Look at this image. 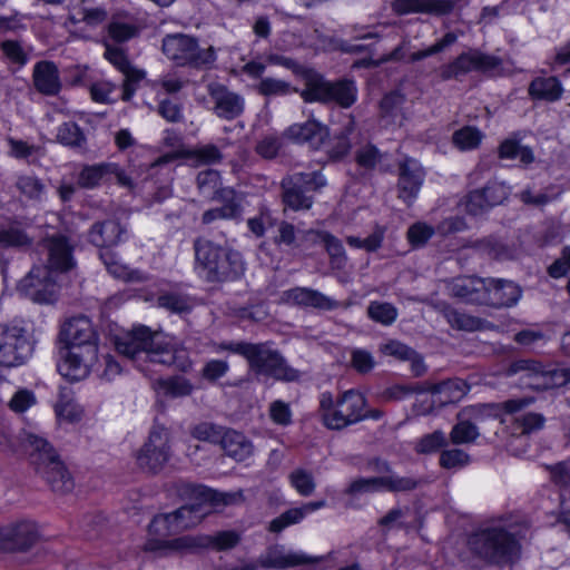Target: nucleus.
Segmentation results:
<instances>
[{
  "label": "nucleus",
  "mask_w": 570,
  "mask_h": 570,
  "mask_svg": "<svg viewBox=\"0 0 570 570\" xmlns=\"http://www.w3.org/2000/svg\"><path fill=\"white\" fill-rule=\"evenodd\" d=\"M470 550L483 561L505 567L520 559L521 544L502 519L480 527L469 539Z\"/></svg>",
  "instance_id": "f257e3e1"
},
{
  "label": "nucleus",
  "mask_w": 570,
  "mask_h": 570,
  "mask_svg": "<svg viewBox=\"0 0 570 570\" xmlns=\"http://www.w3.org/2000/svg\"><path fill=\"white\" fill-rule=\"evenodd\" d=\"M195 269L209 283L234 281L245 271L242 254L230 247L220 246L206 238L194 242Z\"/></svg>",
  "instance_id": "f03ea898"
},
{
  "label": "nucleus",
  "mask_w": 570,
  "mask_h": 570,
  "mask_svg": "<svg viewBox=\"0 0 570 570\" xmlns=\"http://www.w3.org/2000/svg\"><path fill=\"white\" fill-rule=\"evenodd\" d=\"M183 494L195 499V502L183 505L170 513L178 532L197 525L213 509L233 504L242 497L239 493L217 492L195 484H186Z\"/></svg>",
  "instance_id": "7ed1b4c3"
},
{
  "label": "nucleus",
  "mask_w": 570,
  "mask_h": 570,
  "mask_svg": "<svg viewBox=\"0 0 570 570\" xmlns=\"http://www.w3.org/2000/svg\"><path fill=\"white\" fill-rule=\"evenodd\" d=\"M217 351H230L244 356L248 362L250 371L257 375L271 376L283 381H295L298 377V372L287 366L282 355L264 343H222L218 345Z\"/></svg>",
  "instance_id": "20e7f679"
},
{
  "label": "nucleus",
  "mask_w": 570,
  "mask_h": 570,
  "mask_svg": "<svg viewBox=\"0 0 570 570\" xmlns=\"http://www.w3.org/2000/svg\"><path fill=\"white\" fill-rule=\"evenodd\" d=\"M366 400L355 390L342 393L336 400L330 392L320 396V414L324 425L341 430L365 419Z\"/></svg>",
  "instance_id": "39448f33"
},
{
  "label": "nucleus",
  "mask_w": 570,
  "mask_h": 570,
  "mask_svg": "<svg viewBox=\"0 0 570 570\" xmlns=\"http://www.w3.org/2000/svg\"><path fill=\"white\" fill-rule=\"evenodd\" d=\"M31 464L56 492L66 493L72 490L73 481L63 463L47 440L29 434L26 439Z\"/></svg>",
  "instance_id": "423d86ee"
},
{
  "label": "nucleus",
  "mask_w": 570,
  "mask_h": 570,
  "mask_svg": "<svg viewBox=\"0 0 570 570\" xmlns=\"http://www.w3.org/2000/svg\"><path fill=\"white\" fill-rule=\"evenodd\" d=\"M161 48L164 55L179 67L206 70L212 68L217 59L213 46H202L196 37L189 35H167L163 39Z\"/></svg>",
  "instance_id": "0eeeda50"
},
{
  "label": "nucleus",
  "mask_w": 570,
  "mask_h": 570,
  "mask_svg": "<svg viewBox=\"0 0 570 570\" xmlns=\"http://www.w3.org/2000/svg\"><path fill=\"white\" fill-rule=\"evenodd\" d=\"M357 89L354 81H327L321 77L308 79L306 88L301 92L306 102L335 104L348 108L356 101Z\"/></svg>",
  "instance_id": "6e6552de"
},
{
  "label": "nucleus",
  "mask_w": 570,
  "mask_h": 570,
  "mask_svg": "<svg viewBox=\"0 0 570 570\" xmlns=\"http://www.w3.org/2000/svg\"><path fill=\"white\" fill-rule=\"evenodd\" d=\"M325 184V178L318 171L295 173L282 180L283 202L293 210L309 209L313 205L309 193Z\"/></svg>",
  "instance_id": "1a4fd4ad"
},
{
  "label": "nucleus",
  "mask_w": 570,
  "mask_h": 570,
  "mask_svg": "<svg viewBox=\"0 0 570 570\" xmlns=\"http://www.w3.org/2000/svg\"><path fill=\"white\" fill-rule=\"evenodd\" d=\"M170 513L156 515L149 524V538L145 550L167 554L173 551H183L195 547V538L181 537L169 540L168 537L178 533Z\"/></svg>",
  "instance_id": "9d476101"
},
{
  "label": "nucleus",
  "mask_w": 570,
  "mask_h": 570,
  "mask_svg": "<svg viewBox=\"0 0 570 570\" xmlns=\"http://www.w3.org/2000/svg\"><path fill=\"white\" fill-rule=\"evenodd\" d=\"M533 402L532 397L511 399L502 403H484L469 405L460 410L461 419L474 422L480 429L491 423L507 424L504 414H515L521 409L528 407Z\"/></svg>",
  "instance_id": "9b49d317"
},
{
  "label": "nucleus",
  "mask_w": 570,
  "mask_h": 570,
  "mask_svg": "<svg viewBox=\"0 0 570 570\" xmlns=\"http://www.w3.org/2000/svg\"><path fill=\"white\" fill-rule=\"evenodd\" d=\"M17 288L21 295L38 304H53L60 291L56 274L46 266H33Z\"/></svg>",
  "instance_id": "f8f14e48"
},
{
  "label": "nucleus",
  "mask_w": 570,
  "mask_h": 570,
  "mask_svg": "<svg viewBox=\"0 0 570 570\" xmlns=\"http://www.w3.org/2000/svg\"><path fill=\"white\" fill-rule=\"evenodd\" d=\"M32 343L23 322L8 325L0 337V364L12 367L23 364L32 353Z\"/></svg>",
  "instance_id": "ddd939ff"
},
{
  "label": "nucleus",
  "mask_w": 570,
  "mask_h": 570,
  "mask_svg": "<svg viewBox=\"0 0 570 570\" xmlns=\"http://www.w3.org/2000/svg\"><path fill=\"white\" fill-rule=\"evenodd\" d=\"M169 439V431L165 426L153 425L148 440L136 456L139 468L153 473L163 470L171 455Z\"/></svg>",
  "instance_id": "4468645a"
},
{
  "label": "nucleus",
  "mask_w": 570,
  "mask_h": 570,
  "mask_svg": "<svg viewBox=\"0 0 570 570\" xmlns=\"http://www.w3.org/2000/svg\"><path fill=\"white\" fill-rule=\"evenodd\" d=\"M501 59L483 53L479 50H469L458 56L453 61L440 67L439 76L442 80L461 79L472 71L491 72L501 66Z\"/></svg>",
  "instance_id": "2eb2a0df"
},
{
  "label": "nucleus",
  "mask_w": 570,
  "mask_h": 570,
  "mask_svg": "<svg viewBox=\"0 0 570 570\" xmlns=\"http://www.w3.org/2000/svg\"><path fill=\"white\" fill-rule=\"evenodd\" d=\"M146 361L173 366L181 372H186L191 367L188 351L173 338L158 333L154 334L153 343H150L149 350H147Z\"/></svg>",
  "instance_id": "dca6fc26"
},
{
  "label": "nucleus",
  "mask_w": 570,
  "mask_h": 570,
  "mask_svg": "<svg viewBox=\"0 0 570 570\" xmlns=\"http://www.w3.org/2000/svg\"><path fill=\"white\" fill-rule=\"evenodd\" d=\"M59 341L63 347H80L98 350L99 335L86 315L67 318L60 326Z\"/></svg>",
  "instance_id": "f3484780"
},
{
  "label": "nucleus",
  "mask_w": 570,
  "mask_h": 570,
  "mask_svg": "<svg viewBox=\"0 0 570 570\" xmlns=\"http://www.w3.org/2000/svg\"><path fill=\"white\" fill-rule=\"evenodd\" d=\"M61 361L57 364L58 372L65 379L76 382L86 379L98 361V350L63 347Z\"/></svg>",
  "instance_id": "a211bd4d"
},
{
  "label": "nucleus",
  "mask_w": 570,
  "mask_h": 570,
  "mask_svg": "<svg viewBox=\"0 0 570 570\" xmlns=\"http://www.w3.org/2000/svg\"><path fill=\"white\" fill-rule=\"evenodd\" d=\"M6 552L27 551L39 539L37 524L31 520H19L0 527Z\"/></svg>",
  "instance_id": "6ab92c4d"
},
{
  "label": "nucleus",
  "mask_w": 570,
  "mask_h": 570,
  "mask_svg": "<svg viewBox=\"0 0 570 570\" xmlns=\"http://www.w3.org/2000/svg\"><path fill=\"white\" fill-rule=\"evenodd\" d=\"M210 110L220 119L234 120L245 109V99L237 92L229 90L226 86L213 82L207 87Z\"/></svg>",
  "instance_id": "aec40b11"
},
{
  "label": "nucleus",
  "mask_w": 570,
  "mask_h": 570,
  "mask_svg": "<svg viewBox=\"0 0 570 570\" xmlns=\"http://www.w3.org/2000/svg\"><path fill=\"white\" fill-rule=\"evenodd\" d=\"M154 334L146 326L134 327L131 331L115 337L116 350L129 360H146L147 350H149L150 343H153Z\"/></svg>",
  "instance_id": "412c9836"
},
{
  "label": "nucleus",
  "mask_w": 570,
  "mask_h": 570,
  "mask_svg": "<svg viewBox=\"0 0 570 570\" xmlns=\"http://www.w3.org/2000/svg\"><path fill=\"white\" fill-rule=\"evenodd\" d=\"M41 246L47 252L48 265L45 266L53 274L68 272L76 265L72 246L67 237L52 235L45 238Z\"/></svg>",
  "instance_id": "4be33fe9"
},
{
  "label": "nucleus",
  "mask_w": 570,
  "mask_h": 570,
  "mask_svg": "<svg viewBox=\"0 0 570 570\" xmlns=\"http://www.w3.org/2000/svg\"><path fill=\"white\" fill-rule=\"evenodd\" d=\"M425 173L415 159L407 158L399 166V197L411 204L416 197L424 181Z\"/></svg>",
  "instance_id": "5701e85b"
},
{
  "label": "nucleus",
  "mask_w": 570,
  "mask_h": 570,
  "mask_svg": "<svg viewBox=\"0 0 570 570\" xmlns=\"http://www.w3.org/2000/svg\"><path fill=\"white\" fill-rule=\"evenodd\" d=\"M282 301L286 304L332 311L338 307V303L325 294L309 287H293L284 291Z\"/></svg>",
  "instance_id": "b1692460"
},
{
  "label": "nucleus",
  "mask_w": 570,
  "mask_h": 570,
  "mask_svg": "<svg viewBox=\"0 0 570 570\" xmlns=\"http://www.w3.org/2000/svg\"><path fill=\"white\" fill-rule=\"evenodd\" d=\"M455 0H394L392 8L397 14L422 13L434 17L450 14Z\"/></svg>",
  "instance_id": "393cba45"
},
{
  "label": "nucleus",
  "mask_w": 570,
  "mask_h": 570,
  "mask_svg": "<svg viewBox=\"0 0 570 570\" xmlns=\"http://www.w3.org/2000/svg\"><path fill=\"white\" fill-rule=\"evenodd\" d=\"M320 558H313L302 551L285 550L282 546L272 547L261 558V564L268 569H284L307 563H316Z\"/></svg>",
  "instance_id": "a878e982"
},
{
  "label": "nucleus",
  "mask_w": 570,
  "mask_h": 570,
  "mask_svg": "<svg viewBox=\"0 0 570 570\" xmlns=\"http://www.w3.org/2000/svg\"><path fill=\"white\" fill-rule=\"evenodd\" d=\"M484 304L495 307L512 306L521 297L520 287L503 279L487 278Z\"/></svg>",
  "instance_id": "bb28decb"
},
{
  "label": "nucleus",
  "mask_w": 570,
  "mask_h": 570,
  "mask_svg": "<svg viewBox=\"0 0 570 570\" xmlns=\"http://www.w3.org/2000/svg\"><path fill=\"white\" fill-rule=\"evenodd\" d=\"M487 278L461 276L449 284L452 296L469 303L484 304Z\"/></svg>",
  "instance_id": "cd10ccee"
},
{
  "label": "nucleus",
  "mask_w": 570,
  "mask_h": 570,
  "mask_svg": "<svg viewBox=\"0 0 570 570\" xmlns=\"http://www.w3.org/2000/svg\"><path fill=\"white\" fill-rule=\"evenodd\" d=\"M286 134L296 142H307L312 148L318 149L325 144L328 129L316 120H308L304 124L292 125Z\"/></svg>",
  "instance_id": "c85d7f7f"
},
{
  "label": "nucleus",
  "mask_w": 570,
  "mask_h": 570,
  "mask_svg": "<svg viewBox=\"0 0 570 570\" xmlns=\"http://www.w3.org/2000/svg\"><path fill=\"white\" fill-rule=\"evenodd\" d=\"M35 88L47 96H55L61 89L59 71L51 61H40L33 67L32 73Z\"/></svg>",
  "instance_id": "c756f323"
},
{
  "label": "nucleus",
  "mask_w": 570,
  "mask_h": 570,
  "mask_svg": "<svg viewBox=\"0 0 570 570\" xmlns=\"http://www.w3.org/2000/svg\"><path fill=\"white\" fill-rule=\"evenodd\" d=\"M216 198L222 200L224 204L220 207L206 210L202 216L203 224L208 225L218 219H233L240 215V203L233 189H222Z\"/></svg>",
  "instance_id": "7c9ffc66"
},
{
  "label": "nucleus",
  "mask_w": 570,
  "mask_h": 570,
  "mask_svg": "<svg viewBox=\"0 0 570 570\" xmlns=\"http://www.w3.org/2000/svg\"><path fill=\"white\" fill-rule=\"evenodd\" d=\"M126 229L116 220L96 223L89 230L88 238L97 247H112L122 242Z\"/></svg>",
  "instance_id": "2f4dec72"
},
{
  "label": "nucleus",
  "mask_w": 570,
  "mask_h": 570,
  "mask_svg": "<svg viewBox=\"0 0 570 570\" xmlns=\"http://www.w3.org/2000/svg\"><path fill=\"white\" fill-rule=\"evenodd\" d=\"M107 18L108 13L102 7H88L81 3L69 11L66 24L71 28H79L83 24L94 29L105 23Z\"/></svg>",
  "instance_id": "473e14b6"
},
{
  "label": "nucleus",
  "mask_w": 570,
  "mask_h": 570,
  "mask_svg": "<svg viewBox=\"0 0 570 570\" xmlns=\"http://www.w3.org/2000/svg\"><path fill=\"white\" fill-rule=\"evenodd\" d=\"M523 410L524 409H521L515 414H504L508 419V423L504 425L513 436L528 435L544 426L546 419L542 414L535 412H523Z\"/></svg>",
  "instance_id": "72a5a7b5"
},
{
  "label": "nucleus",
  "mask_w": 570,
  "mask_h": 570,
  "mask_svg": "<svg viewBox=\"0 0 570 570\" xmlns=\"http://www.w3.org/2000/svg\"><path fill=\"white\" fill-rule=\"evenodd\" d=\"M326 505L324 500L308 502L299 508L288 509L269 523V531L278 533L285 528L301 522L308 513L317 511Z\"/></svg>",
  "instance_id": "f704fd0d"
},
{
  "label": "nucleus",
  "mask_w": 570,
  "mask_h": 570,
  "mask_svg": "<svg viewBox=\"0 0 570 570\" xmlns=\"http://www.w3.org/2000/svg\"><path fill=\"white\" fill-rule=\"evenodd\" d=\"M115 170V164L99 163L85 165L78 175L77 184L85 189H94L101 184L110 181V173Z\"/></svg>",
  "instance_id": "c9c22d12"
},
{
  "label": "nucleus",
  "mask_w": 570,
  "mask_h": 570,
  "mask_svg": "<svg viewBox=\"0 0 570 570\" xmlns=\"http://www.w3.org/2000/svg\"><path fill=\"white\" fill-rule=\"evenodd\" d=\"M226 455L242 462L248 459L254 451L252 442L242 433L234 430H226L220 443Z\"/></svg>",
  "instance_id": "e433bc0d"
},
{
  "label": "nucleus",
  "mask_w": 570,
  "mask_h": 570,
  "mask_svg": "<svg viewBox=\"0 0 570 570\" xmlns=\"http://www.w3.org/2000/svg\"><path fill=\"white\" fill-rule=\"evenodd\" d=\"M104 56L124 77H128L130 80H142L145 78L146 72L134 67L120 47L105 42Z\"/></svg>",
  "instance_id": "4c0bfd02"
},
{
  "label": "nucleus",
  "mask_w": 570,
  "mask_h": 570,
  "mask_svg": "<svg viewBox=\"0 0 570 570\" xmlns=\"http://www.w3.org/2000/svg\"><path fill=\"white\" fill-rule=\"evenodd\" d=\"M307 235L314 236V240L324 244L330 256V264L333 269H344L347 263V255L342 242L327 232H308Z\"/></svg>",
  "instance_id": "58836bf2"
},
{
  "label": "nucleus",
  "mask_w": 570,
  "mask_h": 570,
  "mask_svg": "<svg viewBox=\"0 0 570 570\" xmlns=\"http://www.w3.org/2000/svg\"><path fill=\"white\" fill-rule=\"evenodd\" d=\"M30 236L19 222H9L0 226V246L4 248L24 249L31 246Z\"/></svg>",
  "instance_id": "ea45409f"
},
{
  "label": "nucleus",
  "mask_w": 570,
  "mask_h": 570,
  "mask_svg": "<svg viewBox=\"0 0 570 570\" xmlns=\"http://www.w3.org/2000/svg\"><path fill=\"white\" fill-rule=\"evenodd\" d=\"M562 92L563 88L556 77H538L529 85V95L534 99L557 101Z\"/></svg>",
  "instance_id": "a19ab883"
},
{
  "label": "nucleus",
  "mask_w": 570,
  "mask_h": 570,
  "mask_svg": "<svg viewBox=\"0 0 570 570\" xmlns=\"http://www.w3.org/2000/svg\"><path fill=\"white\" fill-rule=\"evenodd\" d=\"M55 412L58 419L68 422H75L81 419L82 409L75 402L72 391L69 387L63 386L59 389Z\"/></svg>",
  "instance_id": "79ce46f5"
},
{
  "label": "nucleus",
  "mask_w": 570,
  "mask_h": 570,
  "mask_svg": "<svg viewBox=\"0 0 570 570\" xmlns=\"http://www.w3.org/2000/svg\"><path fill=\"white\" fill-rule=\"evenodd\" d=\"M456 423L452 426L449 438L452 444H472L480 436V428L474 422L461 419V413L456 415Z\"/></svg>",
  "instance_id": "37998d69"
},
{
  "label": "nucleus",
  "mask_w": 570,
  "mask_h": 570,
  "mask_svg": "<svg viewBox=\"0 0 570 570\" xmlns=\"http://www.w3.org/2000/svg\"><path fill=\"white\" fill-rule=\"evenodd\" d=\"M100 257L104 261L107 271L116 278L122 279L125 282H144L147 278L140 271L132 269L129 266L115 259L110 252L101 253Z\"/></svg>",
  "instance_id": "c03bdc74"
},
{
  "label": "nucleus",
  "mask_w": 570,
  "mask_h": 570,
  "mask_svg": "<svg viewBox=\"0 0 570 570\" xmlns=\"http://www.w3.org/2000/svg\"><path fill=\"white\" fill-rule=\"evenodd\" d=\"M56 139L61 145L72 149H83L87 142L83 131L73 121L61 124L57 129Z\"/></svg>",
  "instance_id": "a18cd8bd"
},
{
  "label": "nucleus",
  "mask_w": 570,
  "mask_h": 570,
  "mask_svg": "<svg viewBox=\"0 0 570 570\" xmlns=\"http://www.w3.org/2000/svg\"><path fill=\"white\" fill-rule=\"evenodd\" d=\"M16 187L29 200H43L47 187L45 183L35 175H20L16 180Z\"/></svg>",
  "instance_id": "49530a36"
},
{
  "label": "nucleus",
  "mask_w": 570,
  "mask_h": 570,
  "mask_svg": "<svg viewBox=\"0 0 570 570\" xmlns=\"http://www.w3.org/2000/svg\"><path fill=\"white\" fill-rule=\"evenodd\" d=\"M433 394H440L444 397L441 403H453L460 401L469 391V385L460 379L448 380L433 385Z\"/></svg>",
  "instance_id": "de8ad7c7"
},
{
  "label": "nucleus",
  "mask_w": 570,
  "mask_h": 570,
  "mask_svg": "<svg viewBox=\"0 0 570 570\" xmlns=\"http://www.w3.org/2000/svg\"><path fill=\"white\" fill-rule=\"evenodd\" d=\"M443 316L453 328L460 331L474 332L481 328L480 318L449 306L443 309Z\"/></svg>",
  "instance_id": "09e8293b"
},
{
  "label": "nucleus",
  "mask_w": 570,
  "mask_h": 570,
  "mask_svg": "<svg viewBox=\"0 0 570 570\" xmlns=\"http://www.w3.org/2000/svg\"><path fill=\"white\" fill-rule=\"evenodd\" d=\"M470 462L469 453L459 448L443 449L439 458L440 466L445 470H461Z\"/></svg>",
  "instance_id": "8fccbe9b"
},
{
  "label": "nucleus",
  "mask_w": 570,
  "mask_h": 570,
  "mask_svg": "<svg viewBox=\"0 0 570 570\" xmlns=\"http://www.w3.org/2000/svg\"><path fill=\"white\" fill-rule=\"evenodd\" d=\"M158 390L166 396L170 397H183L190 395L194 386L193 384L184 377H171L167 380H159Z\"/></svg>",
  "instance_id": "3c124183"
},
{
  "label": "nucleus",
  "mask_w": 570,
  "mask_h": 570,
  "mask_svg": "<svg viewBox=\"0 0 570 570\" xmlns=\"http://www.w3.org/2000/svg\"><path fill=\"white\" fill-rule=\"evenodd\" d=\"M240 540L239 534L236 531H220L214 535L202 538L199 542L195 539L196 546L214 547L217 550H227L234 548Z\"/></svg>",
  "instance_id": "603ef678"
},
{
  "label": "nucleus",
  "mask_w": 570,
  "mask_h": 570,
  "mask_svg": "<svg viewBox=\"0 0 570 570\" xmlns=\"http://www.w3.org/2000/svg\"><path fill=\"white\" fill-rule=\"evenodd\" d=\"M448 445V438L441 430L421 436L414 446L419 454H432Z\"/></svg>",
  "instance_id": "864d4df0"
},
{
  "label": "nucleus",
  "mask_w": 570,
  "mask_h": 570,
  "mask_svg": "<svg viewBox=\"0 0 570 570\" xmlns=\"http://www.w3.org/2000/svg\"><path fill=\"white\" fill-rule=\"evenodd\" d=\"M256 90L264 97L286 96L296 91L289 82L271 77L262 78L256 85Z\"/></svg>",
  "instance_id": "5fc2aeb1"
},
{
  "label": "nucleus",
  "mask_w": 570,
  "mask_h": 570,
  "mask_svg": "<svg viewBox=\"0 0 570 570\" xmlns=\"http://www.w3.org/2000/svg\"><path fill=\"white\" fill-rule=\"evenodd\" d=\"M367 315L374 322L391 325L397 317V309L391 303L371 302L367 307Z\"/></svg>",
  "instance_id": "6e6d98bb"
},
{
  "label": "nucleus",
  "mask_w": 570,
  "mask_h": 570,
  "mask_svg": "<svg viewBox=\"0 0 570 570\" xmlns=\"http://www.w3.org/2000/svg\"><path fill=\"white\" fill-rule=\"evenodd\" d=\"M381 489L391 492H406L417 488L419 481L411 476H401L395 473H389L380 476Z\"/></svg>",
  "instance_id": "4d7b16f0"
},
{
  "label": "nucleus",
  "mask_w": 570,
  "mask_h": 570,
  "mask_svg": "<svg viewBox=\"0 0 570 570\" xmlns=\"http://www.w3.org/2000/svg\"><path fill=\"white\" fill-rule=\"evenodd\" d=\"M291 485L302 497H309L314 493L316 483L313 474L304 469H296L288 475Z\"/></svg>",
  "instance_id": "13d9d810"
},
{
  "label": "nucleus",
  "mask_w": 570,
  "mask_h": 570,
  "mask_svg": "<svg viewBox=\"0 0 570 570\" xmlns=\"http://www.w3.org/2000/svg\"><path fill=\"white\" fill-rule=\"evenodd\" d=\"M158 305L173 313H187L191 309V301L187 295L179 293H165L158 297Z\"/></svg>",
  "instance_id": "bf43d9fd"
},
{
  "label": "nucleus",
  "mask_w": 570,
  "mask_h": 570,
  "mask_svg": "<svg viewBox=\"0 0 570 570\" xmlns=\"http://www.w3.org/2000/svg\"><path fill=\"white\" fill-rule=\"evenodd\" d=\"M405 97L399 91L386 95L381 101V110L384 118H392L393 121L403 119L402 106Z\"/></svg>",
  "instance_id": "052dcab7"
},
{
  "label": "nucleus",
  "mask_w": 570,
  "mask_h": 570,
  "mask_svg": "<svg viewBox=\"0 0 570 570\" xmlns=\"http://www.w3.org/2000/svg\"><path fill=\"white\" fill-rule=\"evenodd\" d=\"M191 435L199 441L222 443L225 430L216 424L202 422L191 429Z\"/></svg>",
  "instance_id": "680f3d73"
},
{
  "label": "nucleus",
  "mask_w": 570,
  "mask_h": 570,
  "mask_svg": "<svg viewBox=\"0 0 570 570\" xmlns=\"http://www.w3.org/2000/svg\"><path fill=\"white\" fill-rule=\"evenodd\" d=\"M482 135L474 127H463L453 134V144L461 150L476 148L481 141Z\"/></svg>",
  "instance_id": "e2e57ef3"
},
{
  "label": "nucleus",
  "mask_w": 570,
  "mask_h": 570,
  "mask_svg": "<svg viewBox=\"0 0 570 570\" xmlns=\"http://www.w3.org/2000/svg\"><path fill=\"white\" fill-rule=\"evenodd\" d=\"M383 239L384 229L382 227H376L375 230L364 239L356 236H347L346 243L353 248L375 252L382 246Z\"/></svg>",
  "instance_id": "0e129e2a"
},
{
  "label": "nucleus",
  "mask_w": 570,
  "mask_h": 570,
  "mask_svg": "<svg viewBox=\"0 0 570 570\" xmlns=\"http://www.w3.org/2000/svg\"><path fill=\"white\" fill-rule=\"evenodd\" d=\"M352 129L350 127L342 130L337 136H335L331 141L327 149V153L332 159H342L346 156L351 149V141L348 139V134H351Z\"/></svg>",
  "instance_id": "69168bd1"
},
{
  "label": "nucleus",
  "mask_w": 570,
  "mask_h": 570,
  "mask_svg": "<svg viewBox=\"0 0 570 570\" xmlns=\"http://www.w3.org/2000/svg\"><path fill=\"white\" fill-rule=\"evenodd\" d=\"M197 186L204 194L214 193L215 197H218V193L223 189L220 186L219 173L213 169L200 171L197 175Z\"/></svg>",
  "instance_id": "338daca9"
},
{
  "label": "nucleus",
  "mask_w": 570,
  "mask_h": 570,
  "mask_svg": "<svg viewBox=\"0 0 570 570\" xmlns=\"http://www.w3.org/2000/svg\"><path fill=\"white\" fill-rule=\"evenodd\" d=\"M138 29L130 23L112 21L108 24V36L115 42H125L136 37Z\"/></svg>",
  "instance_id": "774afa93"
}]
</instances>
